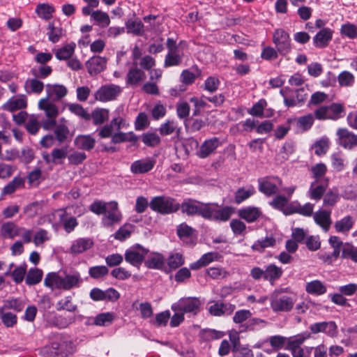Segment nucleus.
Segmentation results:
<instances>
[{
	"mask_svg": "<svg viewBox=\"0 0 357 357\" xmlns=\"http://www.w3.org/2000/svg\"><path fill=\"white\" fill-rule=\"evenodd\" d=\"M54 137L59 144L64 143L70 138V130L67 126L64 124H59L54 127Z\"/></svg>",
	"mask_w": 357,
	"mask_h": 357,
	"instance_id": "obj_35",
	"label": "nucleus"
},
{
	"mask_svg": "<svg viewBox=\"0 0 357 357\" xmlns=\"http://www.w3.org/2000/svg\"><path fill=\"white\" fill-rule=\"evenodd\" d=\"M327 171L326 166L324 163H319L311 168V172L314 178V181L321 182V178Z\"/></svg>",
	"mask_w": 357,
	"mask_h": 357,
	"instance_id": "obj_64",
	"label": "nucleus"
},
{
	"mask_svg": "<svg viewBox=\"0 0 357 357\" xmlns=\"http://www.w3.org/2000/svg\"><path fill=\"white\" fill-rule=\"evenodd\" d=\"M314 120V116L312 114L301 116L297 119V126L303 131L308 130L312 126Z\"/></svg>",
	"mask_w": 357,
	"mask_h": 357,
	"instance_id": "obj_57",
	"label": "nucleus"
},
{
	"mask_svg": "<svg viewBox=\"0 0 357 357\" xmlns=\"http://www.w3.org/2000/svg\"><path fill=\"white\" fill-rule=\"evenodd\" d=\"M68 107L70 112L79 117L86 121L91 119L90 114L81 105L78 103H70L68 105Z\"/></svg>",
	"mask_w": 357,
	"mask_h": 357,
	"instance_id": "obj_53",
	"label": "nucleus"
},
{
	"mask_svg": "<svg viewBox=\"0 0 357 357\" xmlns=\"http://www.w3.org/2000/svg\"><path fill=\"white\" fill-rule=\"evenodd\" d=\"M24 228L19 227L13 222H6L2 224L0 229V234L4 238H14L19 236Z\"/></svg>",
	"mask_w": 357,
	"mask_h": 357,
	"instance_id": "obj_19",
	"label": "nucleus"
},
{
	"mask_svg": "<svg viewBox=\"0 0 357 357\" xmlns=\"http://www.w3.org/2000/svg\"><path fill=\"white\" fill-rule=\"evenodd\" d=\"M183 56V52L180 50L168 52L165 56L164 67L169 68L179 66L182 63Z\"/></svg>",
	"mask_w": 357,
	"mask_h": 357,
	"instance_id": "obj_31",
	"label": "nucleus"
},
{
	"mask_svg": "<svg viewBox=\"0 0 357 357\" xmlns=\"http://www.w3.org/2000/svg\"><path fill=\"white\" fill-rule=\"evenodd\" d=\"M255 193L253 186H249L247 189L245 188H238L235 192V202L241 204Z\"/></svg>",
	"mask_w": 357,
	"mask_h": 357,
	"instance_id": "obj_49",
	"label": "nucleus"
},
{
	"mask_svg": "<svg viewBox=\"0 0 357 357\" xmlns=\"http://www.w3.org/2000/svg\"><path fill=\"white\" fill-rule=\"evenodd\" d=\"M43 278V271L38 268H31L25 278V282L29 286L38 284Z\"/></svg>",
	"mask_w": 357,
	"mask_h": 357,
	"instance_id": "obj_48",
	"label": "nucleus"
},
{
	"mask_svg": "<svg viewBox=\"0 0 357 357\" xmlns=\"http://www.w3.org/2000/svg\"><path fill=\"white\" fill-rule=\"evenodd\" d=\"M337 143L344 149H351L357 146V135L347 128H339L337 130Z\"/></svg>",
	"mask_w": 357,
	"mask_h": 357,
	"instance_id": "obj_12",
	"label": "nucleus"
},
{
	"mask_svg": "<svg viewBox=\"0 0 357 357\" xmlns=\"http://www.w3.org/2000/svg\"><path fill=\"white\" fill-rule=\"evenodd\" d=\"M239 216L248 222L256 221L261 215V211L254 206H248L239 210Z\"/></svg>",
	"mask_w": 357,
	"mask_h": 357,
	"instance_id": "obj_32",
	"label": "nucleus"
},
{
	"mask_svg": "<svg viewBox=\"0 0 357 357\" xmlns=\"http://www.w3.org/2000/svg\"><path fill=\"white\" fill-rule=\"evenodd\" d=\"M40 128V123L38 117L35 115L30 116L26 123V130L31 135H36Z\"/></svg>",
	"mask_w": 357,
	"mask_h": 357,
	"instance_id": "obj_59",
	"label": "nucleus"
},
{
	"mask_svg": "<svg viewBox=\"0 0 357 357\" xmlns=\"http://www.w3.org/2000/svg\"><path fill=\"white\" fill-rule=\"evenodd\" d=\"M27 105L26 100L24 97L17 98H10L3 106L4 109L9 112H14L20 109L25 108Z\"/></svg>",
	"mask_w": 357,
	"mask_h": 357,
	"instance_id": "obj_40",
	"label": "nucleus"
},
{
	"mask_svg": "<svg viewBox=\"0 0 357 357\" xmlns=\"http://www.w3.org/2000/svg\"><path fill=\"white\" fill-rule=\"evenodd\" d=\"M96 139L89 135H81L75 139V145L79 149L85 151H91L96 144Z\"/></svg>",
	"mask_w": 357,
	"mask_h": 357,
	"instance_id": "obj_25",
	"label": "nucleus"
},
{
	"mask_svg": "<svg viewBox=\"0 0 357 357\" xmlns=\"http://www.w3.org/2000/svg\"><path fill=\"white\" fill-rule=\"evenodd\" d=\"M149 206L153 211L162 215L176 213L180 209V204L175 199L166 196L153 197Z\"/></svg>",
	"mask_w": 357,
	"mask_h": 357,
	"instance_id": "obj_3",
	"label": "nucleus"
},
{
	"mask_svg": "<svg viewBox=\"0 0 357 357\" xmlns=\"http://www.w3.org/2000/svg\"><path fill=\"white\" fill-rule=\"evenodd\" d=\"M310 336V334L306 336L304 335H298L288 342L287 349L291 351L293 357H308V356L305 355L304 350L301 346Z\"/></svg>",
	"mask_w": 357,
	"mask_h": 357,
	"instance_id": "obj_16",
	"label": "nucleus"
},
{
	"mask_svg": "<svg viewBox=\"0 0 357 357\" xmlns=\"http://www.w3.org/2000/svg\"><path fill=\"white\" fill-rule=\"evenodd\" d=\"M145 79V73L135 66L128 70L126 75V84L128 85H137Z\"/></svg>",
	"mask_w": 357,
	"mask_h": 357,
	"instance_id": "obj_24",
	"label": "nucleus"
},
{
	"mask_svg": "<svg viewBox=\"0 0 357 357\" xmlns=\"http://www.w3.org/2000/svg\"><path fill=\"white\" fill-rule=\"evenodd\" d=\"M90 116L94 125L100 126L108 120L109 110L103 108H96L90 114Z\"/></svg>",
	"mask_w": 357,
	"mask_h": 357,
	"instance_id": "obj_38",
	"label": "nucleus"
},
{
	"mask_svg": "<svg viewBox=\"0 0 357 357\" xmlns=\"http://www.w3.org/2000/svg\"><path fill=\"white\" fill-rule=\"evenodd\" d=\"M61 282V276L57 273L52 272L46 275L44 280V285L52 290L55 289H62Z\"/></svg>",
	"mask_w": 357,
	"mask_h": 357,
	"instance_id": "obj_33",
	"label": "nucleus"
},
{
	"mask_svg": "<svg viewBox=\"0 0 357 357\" xmlns=\"http://www.w3.org/2000/svg\"><path fill=\"white\" fill-rule=\"evenodd\" d=\"M122 89L115 84H108L101 86L95 93L96 100L107 102L115 100L121 93Z\"/></svg>",
	"mask_w": 357,
	"mask_h": 357,
	"instance_id": "obj_10",
	"label": "nucleus"
},
{
	"mask_svg": "<svg viewBox=\"0 0 357 357\" xmlns=\"http://www.w3.org/2000/svg\"><path fill=\"white\" fill-rule=\"evenodd\" d=\"M93 245V241L89 238H79L73 242L70 247V252L73 255L82 253Z\"/></svg>",
	"mask_w": 357,
	"mask_h": 357,
	"instance_id": "obj_22",
	"label": "nucleus"
},
{
	"mask_svg": "<svg viewBox=\"0 0 357 357\" xmlns=\"http://www.w3.org/2000/svg\"><path fill=\"white\" fill-rule=\"evenodd\" d=\"M201 301L197 298H184L172 305L174 311L183 312V313L197 314L200 310Z\"/></svg>",
	"mask_w": 357,
	"mask_h": 357,
	"instance_id": "obj_6",
	"label": "nucleus"
},
{
	"mask_svg": "<svg viewBox=\"0 0 357 357\" xmlns=\"http://www.w3.org/2000/svg\"><path fill=\"white\" fill-rule=\"evenodd\" d=\"M326 290V287L318 280L307 282L305 285V291L310 294L319 296L325 294Z\"/></svg>",
	"mask_w": 357,
	"mask_h": 357,
	"instance_id": "obj_34",
	"label": "nucleus"
},
{
	"mask_svg": "<svg viewBox=\"0 0 357 357\" xmlns=\"http://www.w3.org/2000/svg\"><path fill=\"white\" fill-rule=\"evenodd\" d=\"M221 257V255L217 252L206 253L197 262L192 264L190 268L193 270L198 269L207 266L212 261H218Z\"/></svg>",
	"mask_w": 357,
	"mask_h": 357,
	"instance_id": "obj_28",
	"label": "nucleus"
},
{
	"mask_svg": "<svg viewBox=\"0 0 357 357\" xmlns=\"http://www.w3.org/2000/svg\"><path fill=\"white\" fill-rule=\"evenodd\" d=\"M273 41L281 55L285 56L291 51V39L284 29H278L274 31Z\"/></svg>",
	"mask_w": 357,
	"mask_h": 357,
	"instance_id": "obj_5",
	"label": "nucleus"
},
{
	"mask_svg": "<svg viewBox=\"0 0 357 357\" xmlns=\"http://www.w3.org/2000/svg\"><path fill=\"white\" fill-rule=\"evenodd\" d=\"M148 253V250L137 245L136 247L126 251L125 260L134 266L139 267Z\"/></svg>",
	"mask_w": 357,
	"mask_h": 357,
	"instance_id": "obj_9",
	"label": "nucleus"
},
{
	"mask_svg": "<svg viewBox=\"0 0 357 357\" xmlns=\"http://www.w3.org/2000/svg\"><path fill=\"white\" fill-rule=\"evenodd\" d=\"M276 241L273 236H266L265 238L257 241L252 245V249L259 252H264L266 248L273 247Z\"/></svg>",
	"mask_w": 357,
	"mask_h": 357,
	"instance_id": "obj_47",
	"label": "nucleus"
},
{
	"mask_svg": "<svg viewBox=\"0 0 357 357\" xmlns=\"http://www.w3.org/2000/svg\"><path fill=\"white\" fill-rule=\"evenodd\" d=\"M294 305L292 297L283 296H273L271 299V307L274 312H289Z\"/></svg>",
	"mask_w": 357,
	"mask_h": 357,
	"instance_id": "obj_11",
	"label": "nucleus"
},
{
	"mask_svg": "<svg viewBox=\"0 0 357 357\" xmlns=\"http://www.w3.org/2000/svg\"><path fill=\"white\" fill-rule=\"evenodd\" d=\"M123 112V107L121 106L119 107L115 111L116 116L110 122V126H112V128L116 127V130H119L121 128H124L128 125L126 120L121 116Z\"/></svg>",
	"mask_w": 357,
	"mask_h": 357,
	"instance_id": "obj_55",
	"label": "nucleus"
},
{
	"mask_svg": "<svg viewBox=\"0 0 357 357\" xmlns=\"http://www.w3.org/2000/svg\"><path fill=\"white\" fill-rule=\"evenodd\" d=\"M315 222L323 228L325 231H328L332 223L331 219V212L325 210H320L314 215Z\"/></svg>",
	"mask_w": 357,
	"mask_h": 357,
	"instance_id": "obj_30",
	"label": "nucleus"
},
{
	"mask_svg": "<svg viewBox=\"0 0 357 357\" xmlns=\"http://www.w3.org/2000/svg\"><path fill=\"white\" fill-rule=\"evenodd\" d=\"M46 91L47 94L46 98H49V99L54 98L56 100H60L68 93L66 87L61 84H47Z\"/></svg>",
	"mask_w": 357,
	"mask_h": 357,
	"instance_id": "obj_26",
	"label": "nucleus"
},
{
	"mask_svg": "<svg viewBox=\"0 0 357 357\" xmlns=\"http://www.w3.org/2000/svg\"><path fill=\"white\" fill-rule=\"evenodd\" d=\"M259 190L266 196H271L278 192V185H281L282 181L278 176H266L258 180Z\"/></svg>",
	"mask_w": 357,
	"mask_h": 357,
	"instance_id": "obj_8",
	"label": "nucleus"
},
{
	"mask_svg": "<svg viewBox=\"0 0 357 357\" xmlns=\"http://www.w3.org/2000/svg\"><path fill=\"white\" fill-rule=\"evenodd\" d=\"M126 27L128 33L135 36H142L144 33V24L140 20H129L126 22Z\"/></svg>",
	"mask_w": 357,
	"mask_h": 357,
	"instance_id": "obj_46",
	"label": "nucleus"
},
{
	"mask_svg": "<svg viewBox=\"0 0 357 357\" xmlns=\"http://www.w3.org/2000/svg\"><path fill=\"white\" fill-rule=\"evenodd\" d=\"M48 39L53 43H57L63 36V29L60 26H56L54 22H51L47 26Z\"/></svg>",
	"mask_w": 357,
	"mask_h": 357,
	"instance_id": "obj_44",
	"label": "nucleus"
},
{
	"mask_svg": "<svg viewBox=\"0 0 357 357\" xmlns=\"http://www.w3.org/2000/svg\"><path fill=\"white\" fill-rule=\"evenodd\" d=\"M143 143L150 147L158 146L160 143V138L155 132H146L141 136Z\"/></svg>",
	"mask_w": 357,
	"mask_h": 357,
	"instance_id": "obj_54",
	"label": "nucleus"
},
{
	"mask_svg": "<svg viewBox=\"0 0 357 357\" xmlns=\"http://www.w3.org/2000/svg\"><path fill=\"white\" fill-rule=\"evenodd\" d=\"M327 185V181L324 183L313 181L308 190L309 197L312 199L319 200L326 192Z\"/></svg>",
	"mask_w": 357,
	"mask_h": 357,
	"instance_id": "obj_27",
	"label": "nucleus"
},
{
	"mask_svg": "<svg viewBox=\"0 0 357 357\" xmlns=\"http://www.w3.org/2000/svg\"><path fill=\"white\" fill-rule=\"evenodd\" d=\"M354 224V218L350 215H347L336 221L334 227L336 231L344 233L349 231L353 227Z\"/></svg>",
	"mask_w": 357,
	"mask_h": 357,
	"instance_id": "obj_43",
	"label": "nucleus"
},
{
	"mask_svg": "<svg viewBox=\"0 0 357 357\" xmlns=\"http://www.w3.org/2000/svg\"><path fill=\"white\" fill-rule=\"evenodd\" d=\"M332 31L328 28H324L313 38V43L317 47L324 48L328 46L332 39Z\"/></svg>",
	"mask_w": 357,
	"mask_h": 357,
	"instance_id": "obj_21",
	"label": "nucleus"
},
{
	"mask_svg": "<svg viewBox=\"0 0 357 357\" xmlns=\"http://www.w3.org/2000/svg\"><path fill=\"white\" fill-rule=\"evenodd\" d=\"M38 108L45 112L46 119L43 121L41 126L46 130H52L56 126V119L59 114V107L49 98L39 100Z\"/></svg>",
	"mask_w": 357,
	"mask_h": 357,
	"instance_id": "obj_2",
	"label": "nucleus"
},
{
	"mask_svg": "<svg viewBox=\"0 0 357 357\" xmlns=\"http://www.w3.org/2000/svg\"><path fill=\"white\" fill-rule=\"evenodd\" d=\"M328 109V119L331 120H337L343 116L344 107L342 104L333 103L326 106Z\"/></svg>",
	"mask_w": 357,
	"mask_h": 357,
	"instance_id": "obj_41",
	"label": "nucleus"
},
{
	"mask_svg": "<svg viewBox=\"0 0 357 357\" xmlns=\"http://www.w3.org/2000/svg\"><path fill=\"white\" fill-rule=\"evenodd\" d=\"M122 219V214L118 208V203L112 201L108 202L107 210L102 218V223L104 227H109L114 224L119 223Z\"/></svg>",
	"mask_w": 357,
	"mask_h": 357,
	"instance_id": "obj_7",
	"label": "nucleus"
},
{
	"mask_svg": "<svg viewBox=\"0 0 357 357\" xmlns=\"http://www.w3.org/2000/svg\"><path fill=\"white\" fill-rule=\"evenodd\" d=\"M155 165V161L146 158L134 161L130 165V172L134 174H143L150 172Z\"/></svg>",
	"mask_w": 357,
	"mask_h": 357,
	"instance_id": "obj_14",
	"label": "nucleus"
},
{
	"mask_svg": "<svg viewBox=\"0 0 357 357\" xmlns=\"http://www.w3.org/2000/svg\"><path fill=\"white\" fill-rule=\"evenodd\" d=\"M221 144L218 137H213L204 142L201 145L197 155L201 158L209 156Z\"/></svg>",
	"mask_w": 357,
	"mask_h": 357,
	"instance_id": "obj_17",
	"label": "nucleus"
},
{
	"mask_svg": "<svg viewBox=\"0 0 357 357\" xmlns=\"http://www.w3.org/2000/svg\"><path fill=\"white\" fill-rule=\"evenodd\" d=\"M280 93L284 98V105L287 107L301 106L307 98V93L304 88L294 90L287 86L281 89Z\"/></svg>",
	"mask_w": 357,
	"mask_h": 357,
	"instance_id": "obj_4",
	"label": "nucleus"
},
{
	"mask_svg": "<svg viewBox=\"0 0 357 357\" xmlns=\"http://www.w3.org/2000/svg\"><path fill=\"white\" fill-rule=\"evenodd\" d=\"M60 212V220L62 222L63 228L67 233H70L78 225L77 219L75 217L65 218L66 212L63 209H61Z\"/></svg>",
	"mask_w": 357,
	"mask_h": 357,
	"instance_id": "obj_45",
	"label": "nucleus"
},
{
	"mask_svg": "<svg viewBox=\"0 0 357 357\" xmlns=\"http://www.w3.org/2000/svg\"><path fill=\"white\" fill-rule=\"evenodd\" d=\"M208 307L209 313L215 317L229 316L235 310L236 306L230 303L213 301Z\"/></svg>",
	"mask_w": 357,
	"mask_h": 357,
	"instance_id": "obj_13",
	"label": "nucleus"
},
{
	"mask_svg": "<svg viewBox=\"0 0 357 357\" xmlns=\"http://www.w3.org/2000/svg\"><path fill=\"white\" fill-rule=\"evenodd\" d=\"M109 273V269L105 266H96L89 270V275L94 279L101 278Z\"/></svg>",
	"mask_w": 357,
	"mask_h": 357,
	"instance_id": "obj_63",
	"label": "nucleus"
},
{
	"mask_svg": "<svg viewBox=\"0 0 357 357\" xmlns=\"http://www.w3.org/2000/svg\"><path fill=\"white\" fill-rule=\"evenodd\" d=\"M62 289L69 290L74 287H77L82 282L79 273L67 274L65 277H61Z\"/></svg>",
	"mask_w": 357,
	"mask_h": 357,
	"instance_id": "obj_29",
	"label": "nucleus"
},
{
	"mask_svg": "<svg viewBox=\"0 0 357 357\" xmlns=\"http://www.w3.org/2000/svg\"><path fill=\"white\" fill-rule=\"evenodd\" d=\"M75 321V317L69 314H61L55 317L54 323L60 328H64Z\"/></svg>",
	"mask_w": 357,
	"mask_h": 357,
	"instance_id": "obj_56",
	"label": "nucleus"
},
{
	"mask_svg": "<svg viewBox=\"0 0 357 357\" xmlns=\"http://www.w3.org/2000/svg\"><path fill=\"white\" fill-rule=\"evenodd\" d=\"M159 132L161 135H169L174 132L177 135L181 132V128L178 126V124L174 120H167L165 123L161 124L159 128Z\"/></svg>",
	"mask_w": 357,
	"mask_h": 357,
	"instance_id": "obj_39",
	"label": "nucleus"
},
{
	"mask_svg": "<svg viewBox=\"0 0 357 357\" xmlns=\"http://www.w3.org/2000/svg\"><path fill=\"white\" fill-rule=\"evenodd\" d=\"M68 344L67 341L59 339L51 343L50 347L48 348V351L53 356L66 357L68 352Z\"/></svg>",
	"mask_w": 357,
	"mask_h": 357,
	"instance_id": "obj_23",
	"label": "nucleus"
},
{
	"mask_svg": "<svg viewBox=\"0 0 357 357\" xmlns=\"http://www.w3.org/2000/svg\"><path fill=\"white\" fill-rule=\"evenodd\" d=\"M145 266L149 268L161 269L164 265V257L158 253H153L144 261Z\"/></svg>",
	"mask_w": 357,
	"mask_h": 357,
	"instance_id": "obj_37",
	"label": "nucleus"
},
{
	"mask_svg": "<svg viewBox=\"0 0 357 357\" xmlns=\"http://www.w3.org/2000/svg\"><path fill=\"white\" fill-rule=\"evenodd\" d=\"M75 44L72 43L59 49L56 52V57L59 60H68L75 52Z\"/></svg>",
	"mask_w": 357,
	"mask_h": 357,
	"instance_id": "obj_50",
	"label": "nucleus"
},
{
	"mask_svg": "<svg viewBox=\"0 0 357 357\" xmlns=\"http://www.w3.org/2000/svg\"><path fill=\"white\" fill-rule=\"evenodd\" d=\"M181 212L189 216L199 215L204 219L215 221H227L231 214L229 206L219 208L215 203H204L193 199H185L180 204Z\"/></svg>",
	"mask_w": 357,
	"mask_h": 357,
	"instance_id": "obj_1",
	"label": "nucleus"
},
{
	"mask_svg": "<svg viewBox=\"0 0 357 357\" xmlns=\"http://www.w3.org/2000/svg\"><path fill=\"white\" fill-rule=\"evenodd\" d=\"M93 19L97 22L98 25L102 28H105L109 26L110 23L109 16L107 13L102 12V10H97L93 11L91 13Z\"/></svg>",
	"mask_w": 357,
	"mask_h": 357,
	"instance_id": "obj_51",
	"label": "nucleus"
},
{
	"mask_svg": "<svg viewBox=\"0 0 357 357\" xmlns=\"http://www.w3.org/2000/svg\"><path fill=\"white\" fill-rule=\"evenodd\" d=\"M342 257L346 259H351L357 263V248L349 243H345L342 248Z\"/></svg>",
	"mask_w": 357,
	"mask_h": 357,
	"instance_id": "obj_58",
	"label": "nucleus"
},
{
	"mask_svg": "<svg viewBox=\"0 0 357 357\" xmlns=\"http://www.w3.org/2000/svg\"><path fill=\"white\" fill-rule=\"evenodd\" d=\"M114 320V314L112 312L100 313L94 319V324L97 326H107Z\"/></svg>",
	"mask_w": 357,
	"mask_h": 357,
	"instance_id": "obj_61",
	"label": "nucleus"
},
{
	"mask_svg": "<svg viewBox=\"0 0 357 357\" xmlns=\"http://www.w3.org/2000/svg\"><path fill=\"white\" fill-rule=\"evenodd\" d=\"M24 89L27 93H40L44 89V84L36 78L28 79L24 83Z\"/></svg>",
	"mask_w": 357,
	"mask_h": 357,
	"instance_id": "obj_36",
	"label": "nucleus"
},
{
	"mask_svg": "<svg viewBox=\"0 0 357 357\" xmlns=\"http://www.w3.org/2000/svg\"><path fill=\"white\" fill-rule=\"evenodd\" d=\"M52 160L54 164H62V160L66 158L68 155V149L66 147L61 149H54L52 153Z\"/></svg>",
	"mask_w": 357,
	"mask_h": 357,
	"instance_id": "obj_62",
	"label": "nucleus"
},
{
	"mask_svg": "<svg viewBox=\"0 0 357 357\" xmlns=\"http://www.w3.org/2000/svg\"><path fill=\"white\" fill-rule=\"evenodd\" d=\"M54 8L49 3H39L36 6V13L42 19L49 20L52 17Z\"/></svg>",
	"mask_w": 357,
	"mask_h": 357,
	"instance_id": "obj_42",
	"label": "nucleus"
},
{
	"mask_svg": "<svg viewBox=\"0 0 357 357\" xmlns=\"http://www.w3.org/2000/svg\"><path fill=\"white\" fill-rule=\"evenodd\" d=\"M24 183V180L20 177H15L8 184H7L2 190L3 195H10L13 193L17 189L22 187Z\"/></svg>",
	"mask_w": 357,
	"mask_h": 357,
	"instance_id": "obj_52",
	"label": "nucleus"
},
{
	"mask_svg": "<svg viewBox=\"0 0 357 357\" xmlns=\"http://www.w3.org/2000/svg\"><path fill=\"white\" fill-rule=\"evenodd\" d=\"M313 333H325L329 336H334L336 334L337 326L333 321H324L312 324L310 327Z\"/></svg>",
	"mask_w": 357,
	"mask_h": 357,
	"instance_id": "obj_20",
	"label": "nucleus"
},
{
	"mask_svg": "<svg viewBox=\"0 0 357 357\" xmlns=\"http://www.w3.org/2000/svg\"><path fill=\"white\" fill-rule=\"evenodd\" d=\"M106 63L107 60L105 58L94 56L86 61V67L91 75H96L105 70Z\"/></svg>",
	"mask_w": 357,
	"mask_h": 357,
	"instance_id": "obj_15",
	"label": "nucleus"
},
{
	"mask_svg": "<svg viewBox=\"0 0 357 357\" xmlns=\"http://www.w3.org/2000/svg\"><path fill=\"white\" fill-rule=\"evenodd\" d=\"M339 84L341 86H351L354 83V76L349 71L342 72L337 77Z\"/></svg>",
	"mask_w": 357,
	"mask_h": 357,
	"instance_id": "obj_60",
	"label": "nucleus"
},
{
	"mask_svg": "<svg viewBox=\"0 0 357 357\" xmlns=\"http://www.w3.org/2000/svg\"><path fill=\"white\" fill-rule=\"evenodd\" d=\"M283 272L282 267L278 266L275 264H268L264 268V280L273 285L275 281L282 276Z\"/></svg>",
	"mask_w": 357,
	"mask_h": 357,
	"instance_id": "obj_18",
	"label": "nucleus"
}]
</instances>
